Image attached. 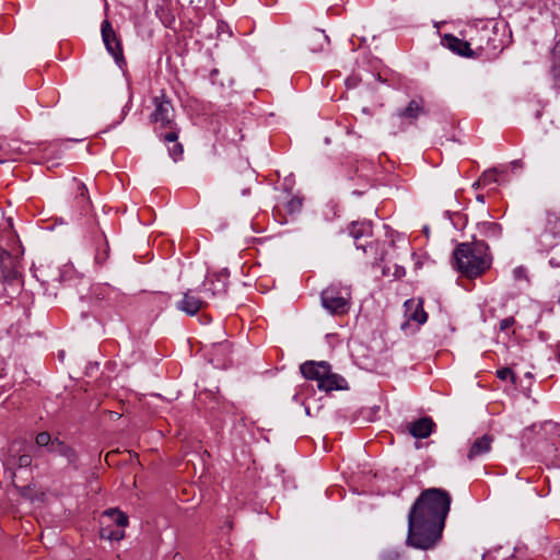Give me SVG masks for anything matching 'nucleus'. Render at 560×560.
Instances as JSON below:
<instances>
[{"instance_id":"obj_1","label":"nucleus","mask_w":560,"mask_h":560,"mask_svg":"<svg viewBox=\"0 0 560 560\" xmlns=\"http://www.w3.org/2000/svg\"><path fill=\"white\" fill-rule=\"evenodd\" d=\"M452 495L443 488H428L420 492L408 512L405 544L418 550H432L442 540Z\"/></svg>"},{"instance_id":"obj_2","label":"nucleus","mask_w":560,"mask_h":560,"mask_svg":"<svg viewBox=\"0 0 560 560\" xmlns=\"http://www.w3.org/2000/svg\"><path fill=\"white\" fill-rule=\"evenodd\" d=\"M492 255L483 240L472 238V242L460 243L453 252V267L463 276L474 279L491 268Z\"/></svg>"},{"instance_id":"obj_3","label":"nucleus","mask_w":560,"mask_h":560,"mask_svg":"<svg viewBox=\"0 0 560 560\" xmlns=\"http://www.w3.org/2000/svg\"><path fill=\"white\" fill-rule=\"evenodd\" d=\"M152 104L154 109L150 114L149 120L153 125L154 133L160 140H177L180 128L175 121V108L172 100L162 90L160 95L152 98Z\"/></svg>"},{"instance_id":"obj_4","label":"nucleus","mask_w":560,"mask_h":560,"mask_svg":"<svg viewBox=\"0 0 560 560\" xmlns=\"http://www.w3.org/2000/svg\"><path fill=\"white\" fill-rule=\"evenodd\" d=\"M300 372L305 380L315 381L317 388L322 392L330 393L349 388L347 380L335 373L327 361H305L300 365Z\"/></svg>"},{"instance_id":"obj_5","label":"nucleus","mask_w":560,"mask_h":560,"mask_svg":"<svg viewBox=\"0 0 560 560\" xmlns=\"http://www.w3.org/2000/svg\"><path fill=\"white\" fill-rule=\"evenodd\" d=\"M18 259L0 246V283L7 296L18 291L21 284Z\"/></svg>"},{"instance_id":"obj_6","label":"nucleus","mask_w":560,"mask_h":560,"mask_svg":"<svg viewBox=\"0 0 560 560\" xmlns=\"http://www.w3.org/2000/svg\"><path fill=\"white\" fill-rule=\"evenodd\" d=\"M424 113V100L422 97L410 100L406 107L398 109L390 116L393 133L404 131L407 126L416 124Z\"/></svg>"},{"instance_id":"obj_7","label":"nucleus","mask_w":560,"mask_h":560,"mask_svg":"<svg viewBox=\"0 0 560 560\" xmlns=\"http://www.w3.org/2000/svg\"><path fill=\"white\" fill-rule=\"evenodd\" d=\"M322 306L331 315H343L349 311V299L337 285H330L320 293Z\"/></svg>"},{"instance_id":"obj_8","label":"nucleus","mask_w":560,"mask_h":560,"mask_svg":"<svg viewBox=\"0 0 560 560\" xmlns=\"http://www.w3.org/2000/svg\"><path fill=\"white\" fill-rule=\"evenodd\" d=\"M229 276V270L224 268L221 271L207 277L202 284L198 287V291L201 292L207 302L215 298L224 296L228 291Z\"/></svg>"},{"instance_id":"obj_9","label":"nucleus","mask_w":560,"mask_h":560,"mask_svg":"<svg viewBox=\"0 0 560 560\" xmlns=\"http://www.w3.org/2000/svg\"><path fill=\"white\" fill-rule=\"evenodd\" d=\"M101 34L107 52L114 58L119 68L126 66L121 40L118 38L110 22L106 19L101 24Z\"/></svg>"},{"instance_id":"obj_10","label":"nucleus","mask_w":560,"mask_h":560,"mask_svg":"<svg viewBox=\"0 0 560 560\" xmlns=\"http://www.w3.org/2000/svg\"><path fill=\"white\" fill-rule=\"evenodd\" d=\"M349 235L354 240V245L358 249H362L368 254L369 249L373 248L371 237L373 235V228L370 221H353L348 226Z\"/></svg>"},{"instance_id":"obj_11","label":"nucleus","mask_w":560,"mask_h":560,"mask_svg":"<svg viewBox=\"0 0 560 560\" xmlns=\"http://www.w3.org/2000/svg\"><path fill=\"white\" fill-rule=\"evenodd\" d=\"M207 304V300L196 288L184 292L183 299L176 302V308L188 316H194Z\"/></svg>"},{"instance_id":"obj_12","label":"nucleus","mask_w":560,"mask_h":560,"mask_svg":"<svg viewBox=\"0 0 560 560\" xmlns=\"http://www.w3.org/2000/svg\"><path fill=\"white\" fill-rule=\"evenodd\" d=\"M75 182V196L71 205L72 217L74 219H80L83 215H86L91 210V200L89 197V191L84 183L77 180Z\"/></svg>"},{"instance_id":"obj_13","label":"nucleus","mask_w":560,"mask_h":560,"mask_svg":"<svg viewBox=\"0 0 560 560\" xmlns=\"http://www.w3.org/2000/svg\"><path fill=\"white\" fill-rule=\"evenodd\" d=\"M442 46L446 47L454 54L463 57H474L475 52L470 48V43L456 37L453 34H445L441 39Z\"/></svg>"},{"instance_id":"obj_14","label":"nucleus","mask_w":560,"mask_h":560,"mask_svg":"<svg viewBox=\"0 0 560 560\" xmlns=\"http://www.w3.org/2000/svg\"><path fill=\"white\" fill-rule=\"evenodd\" d=\"M404 305L409 320L416 322L419 325L428 320V313L424 311L422 299H409Z\"/></svg>"},{"instance_id":"obj_15","label":"nucleus","mask_w":560,"mask_h":560,"mask_svg":"<svg viewBox=\"0 0 560 560\" xmlns=\"http://www.w3.org/2000/svg\"><path fill=\"white\" fill-rule=\"evenodd\" d=\"M435 428L434 421L430 417H422L412 421L408 425L409 433L416 439H425L431 435Z\"/></svg>"},{"instance_id":"obj_16","label":"nucleus","mask_w":560,"mask_h":560,"mask_svg":"<svg viewBox=\"0 0 560 560\" xmlns=\"http://www.w3.org/2000/svg\"><path fill=\"white\" fill-rule=\"evenodd\" d=\"M492 442L493 436L490 434H483L482 436L477 438L470 445L467 453V459L471 462L477 457L489 453L491 451Z\"/></svg>"},{"instance_id":"obj_17","label":"nucleus","mask_w":560,"mask_h":560,"mask_svg":"<svg viewBox=\"0 0 560 560\" xmlns=\"http://www.w3.org/2000/svg\"><path fill=\"white\" fill-rule=\"evenodd\" d=\"M49 453L65 457L69 465H74L78 460L75 450L58 438H55V443H52V447Z\"/></svg>"},{"instance_id":"obj_18","label":"nucleus","mask_w":560,"mask_h":560,"mask_svg":"<svg viewBox=\"0 0 560 560\" xmlns=\"http://www.w3.org/2000/svg\"><path fill=\"white\" fill-rule=\"evenodd\" d=\"M477 231L489 240H499L502 236V226L497 222L483 221L477 223Z\"/></svg>"},{"instance_id":"obj_19","label":"nucleus","mask_w":560,"mask_h":560,"mask_svg":"<svg viewBox=\"0 0 560 560\" xmlns=\"http://www.w3.org/2000/svg\"><path fill=\"white\" fill-rule=\"evenodd\" d=\"M231 353V343L229 341H221L218 343H214L212 346V350L210 352L211 359L210 361L215 364L217 366H225L226 365V359H220L219 355H226Z\"/></svg>"},{"instance_id":"obj_20","label":"nucleus","mask_w":560,"mask_h":560,"mask_svg":"<svg viewBox=\"0 0 560 560\" xmlns=\"http://www.w3.org/2000/svg\"><path fill=\"white\" fill-rule=\"evenodd\" d=\"M103 522H108L112 526L116 525V528L124 529L128 525V516L116 509H108L103 513Z\"/></svg>"},{"instance_id":"obj_21","label":"nucleus","mask_w":560,"mask_h":560,"mask_svg":"<svg viewBox=\"0 0 560 560\" xmlns=\"http://www.w3.org/2000/svg\"><path fill=\"white\" fill-rule=\"evenodd\" d=\"M100 536L102 539L110 540V541H119L124 538L125 533L121 528H114L112 524H105L102 522V527L100 529Z\"/></svg>"},{"instance_id":"obj_22","label":"nucleus","mask_w":560,"mask_h":560,"mask_svg":"<svg viewBox=\"0 0 560 560\" xmlns=\"http://www.w3.org/2000/svg\"><path fill=\"white\" fill-rule=\"evenodd\" d=\"M109 257V245L107 240L103 236L97 245L95 253V262L100 266H103Z\"/></svg>"},{"instance_id":"obj_23","label":"nucleus","mask_w":560,"mask_h":560,"mask_svg":"<svg viewBox=\"0 0 560 560\" xmlns=\"http://www.w3.org/2000/svg\"><path fill=\"white\" fill-rule=\"evenodd\" d=\"M491 33L495 36V33H493L492 31H489V30H485L480 34V40L486 38L487 43H486V45L479 44L478 45V49L487 51V52L488 51H495L498 49L502 50V47H500L499 45L495 44V42H497L495 37H491L490 36Z\"/></svg>"},{"instance_id":"obj_24","label":"nucleus","mask_w":560,"mask_h":560,"mask_svg":"<svg viewBox=\"0 0 560 560\" xmlns=\"http://www.w3.org/2000/svg\"><path fill=\"white\" fill-rule=\"evenodd\" d=\"M499 183L498 178V171L497 168H491L488 171H485L477 182H475V185H482V187L490 186L492 184Z\"/></svg>"},{"instance_id":"obj_25","label":"nucleus","mask_w":560,"mask_h":560,"mask_svg":"<svg viewBox=\"0 0 560 560\" xmlns=\"http://www.w3.org/2000/svg\"><path fill=\"white\" fill-rule=\"evenodd\" d=\"M378 560H407V557L402 550L386 548L380 552Z\"/></svg>"},{"instance_id":"obj_26","label":"nucleus","mask_w":560,"mask_h":560,"mask_svg":"<svg viewBox=\"0 0 560 560\" xmlns=\"http://www.w3.org/2000/svg\"><path fill=\"white\" fill-rule=\"evenodd\" d=\"M164 143H173L167 147L168 155L173 159V161L177 162L182 160L184 154V147L177 140H162Z\"/></svg>"},{"instance_id":"obj_27","label":"nucleus","mask_w":560,"mask_h":560,"mask_svg":"<svg viewBox=\"0 0 560 560\" xmlns=\"http://www.w3.org/2000/svg\"><path fill=\"white\" fill-rule=\"evenodd\" d=\"M544 430L548 434L558 436L559 441L553 442V445L558 456L560 457V424L549 421L544 424Z\"/></svg>"},{"instance_id":"obj_28","label":"nucleus","mask_w":560,"mask_h":560,"mask_svg":"<svg viewBox=\"0 0 560 560\" xmlns=\"http://www.w3.org/2000/svg\"><path fill=\"white\" fill-rule=\"evenodd\" d=\"M35 442H36L37 446L45 447L47 452H50V450L52 447V443H55V439H52L48 432L44 431V432H39L36 435Z\"/></svg>"},{"instance_id":"obj_29","label":"nucleus","mask_w":560,"mask_h":560,"mask_svg":"<svg viewBox=\"0 0 560 560\" xmlns=\"http://www.w3.org/2000/svg\"><path fill=\"white\" fill-rule=\"evenodd\" d=\"M549 265L551 268H560V242L552 245L549 250Z\"/></svg>"},{"instance_id":"obj_30","label":"nucleus","mask_w":560,"mask_h":560,"mask_svg":"<svg viewBox=\"0 0 560 560\" xmlns=\"http://www.w3.org/2000/svg\"><path fill=\"white\" fill-rule=\"evenodd\" d=\"M497 377L502 381L510 380L513 384H515V374L510 368H502L497 370Z\"/></svg>"},{"instance_id":"obj_31","label":"nucleus","mask_w":560,"mask_h":560,"mask_svg":"<svg viewBox=\"0 0 560 560\" xmlns=\"http://www.w3.org/2000/svg\"><path fill=\"white\" fill-rule=\"evenodd\" d=\"M302 208V199L298 198V197H293L291 198L288 202H287V206H285V209L288 210V212L290 213H295V212H299Z\"/></svg>"},{"instance_id":"obj_32","label":"nucleus","mask_w":560,"mask_h":560,"mask_svg":"<svg viewBox=\"0 0 560 560\" xmlns=\"http://www.w3.org/2000/svg\"><path fill=\"white\" fill-rule=\"evenodd\" d=\"M513 278L515 281H527L528 280V276H527V269L524 267V266H518L516 268L513 269Z\"/></svg>"},{"instance_id":"obj_33","label":"nucleus","mask_w":560,"mask_h":560,"mask_svg":"<svg viewBox=\"0 0 560 560\" xmlns=\"http://www.w3.org/2000/svg\"><path fill=\"white\" fill-rule=\"evenodd\" d=\"M550 74L555 86L560 90V65H552L550 68Z\"/></svg>"},{"instance_id":"obj_34","label":"nucleus","mask_w":560,"mask_h":560,"mask_svg":"<svg viewBox=\"0 0 560 560\" xmlns=\"http://www.w3.org/2000/svg\"><path fill=\"white\" fill-rule=\"evenodd\" d=\"M32 456L30 454H22L19 456L18 460H16V465L20 467V468H26V467H30L32 465Z\"/></svg>"},{"instance_id":"obj_35","label":"nucleus","mask_w":560,"mask_h":560,"mask_svg":"<svg viewBox=\"0 0 560 560\" xmlns=\"http://www.w3.org/2000/svg\"><path fill=\"white\" fill-rule=\"evenodd\" d=\"M514 323H515V319L512 316L501 319L499 323L500 330H502V331L508 330L509 328H511L514 325Z\"/></svg>"},{"instance_id":"obj_36","label":"nucleus","mask_w":560,"mask_h":560,"mask_svg":"<svg viewBox=\"0 0 560 560\" xmlns=\"http://www.w3.org/2000/svg\"><path fill=\"white\" fill-rule=\"evenodd\" d=\"M552 55H553L552 65H560V40L556 44Z\"/></svg>"},{"instance_id":"obj_37","label":"nucleus","mask_w":560,"mask_h":560,"mask_svg":"<svg viewBox=\"0 0 560 560\" xmlns=\"http://www.w3.org/2000/svg\"><path fill=\"white\" fill-rule=\"evenodd\" d=\"M405 275H406V269H405L402 266H398V265H396V266H395V270H394L393 276H394L396 279H400V278H402Z\"/></svg>"},{"instance_id":"obj_38","label":"nucleus","mask_w":560,"mask_h":560,"mask_svg":"<svg viewBox=\"0 0 560 560\" xmlns=\"http://www.w3.org/2000/svg\"><path fill=\"white\" fill-rule=\"evenodd\" d=\"M161 20H162L163 24H164L165 26H167V27H170V26L172 25V23H174V22H175V18H174V15H171V14H168L165 19H162V18H161Z\"/></svg>"},{"instance_id":"obj_39","label":"nucleus","mask_w":560,"mask_h":560,"mask_svg":"<svg viewBox=\"0 0 560 560\" xmlns=\"http://www.w3.org/2000/svg\"><path fill=\"white\" fill-rule=\"evenodd\" d=\"M476 200H477L478 202H480V203H485V195H481V194H480V195H477V196H476Z\"/></svg>"},{"instance_id":"obj_40","label":"nucleus","mask_w":560,"mask_h":560,"mask_svg":"<svg viewBox=\"0 0 560 560\" xmlns=\"http://www.w3.org/2000/svg\"><path fill=\"white\" fill-rule=\"evenodd\" d=\"M511 165L513 166V168H514V167H518V166H521V161H520V160H515V161H513V162L511 163Z\"/></svg>"},{"instance_id":"obj_41","label":"nucleus","mask_w":560,"mask_h":560,"mask_svg":"<svg viewBox=\"0 0 560 560\" xmlns=\"http://www.w3.org/2000/svg\"><path fill=\"white\" fill-rule=\"evenodd\" d=\"M218 73H219L218 69H212L211 72H210V77L214 78V75H217Z\"/></svg>"},{"instance_id":"obj_42","label":"nucleus","mask_w":560,"mask_h":560,"mask_svg":"<svg viewBox=\"0 0 560 560\" xmlns=\"http://www.w3.org/2000/svg\"><path fill=\"white\" fill-rule=\"evenodd\" d=\"M557 361L560 363V345L558 346V350H557Z\"/></svg>"},{"instance_id":"obj_43","label":"nucleus","mask_w":560,"mask_h":560,"mask_svg":"<svg viewBox=\"0 0 560 560\" xmlns=\"http://www.w3.org/2000/svg\"><path fill=\"white\" fill-rule=\"evenodd\" d=\"M362 112L366 115H371V110L368 107L362 108Z\"/></svg>"},{"instance_id":"obj_44","label":"nucleus","mask_w":560,"mask_h":560,"mask_svg":"<svg viewBox=\"0 0 560 560\" xmlns=\"http://www.w3.org/2000/svg\"><path fill=\"white\" fill-rule=\"evenodd\" d=\"M553 298L556 299L557 303L560 305V292L557 293Z\"/></svg>"},{"instance_id":"obj_45","label":"nucleus","mask_w":560,"mask_h":560,"mask_svg":"<svg viewBox=\"0 0 560 560\" xmlns=\"http://www.w3.org/2000/svg\"><path fill=\"white\" fill-rule=\"evenodd\" d=\"M126 109H128V105H125V107H124V109H122V116H121V119H124V118H125Z\"/></svg>"},{"instance_id":"obj_46","label":"nucleus","mask_w":560,"mask_h":560,"mask_svg":"<svg viewBox=\"0 0 560 560\" xmlns=\"http://www.w3.org/2000/svg\"><path fill=\"white\" fill-rule=\"evenodd\" d=\"M314 35H315V36H324L325 38H327V36H326V35H324L323 33H318V32H317V33H315Z\"/></svg>"},{"instance_id":"obj_47","label":"nucleus","mask_w":560,"mask_h":560,"mask_svg":"<svg viewBox=\"0 0 560 560\" xmlns=\"http://www.w3.org/2000/svg\"><path fill=\"white\" fill-rule=\"evenodd\" d=\"M480 187H482V185H475V183L472 184V188H475V189H478Z\"/></svg>"}]
</instances>
